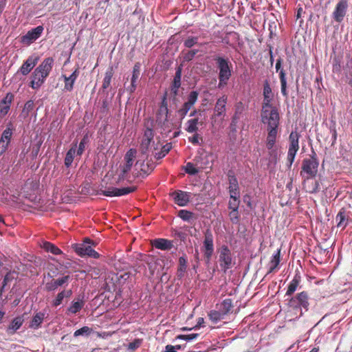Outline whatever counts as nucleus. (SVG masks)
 <instances>
[{
	"mask_svg": "<svg viewBox=\"0 0 352 352\" xmlns=\"http://www.w3.org/2000/svg\"><path fill=\"white\" fill-rule=\"evenodd\" d=\"M76 300L72 302V305L67 309V311L73 314L79 312L85 305L83 296L79 295Z\"/></svg>",
	"mask_w": 352,
	"mask_h": 352,
	"instance_id": "nucleus-27",
	"label": "nucleus"
},
{
	"mask_svg": "<svg viewBox=\"0 0 352 352\" xmlns=\"http://www.w3.org/2000/svg\"><path fill=\"white\" fill-rule=\"evenodd\" d=\"M192 137L188 138V141L194 145L199 144V135L197 133H193Z\"/></svg>",
	"mask_w": 352,
	"mask_h": 352,
	"instance_id": "nucleus-63",
	"label": "nucleus"
},
{
	"mask_svg": "<svg viewBox=\"0 0 352 352\" xmlns=\"http://www.w3.org/2000/svg\"><path fill=\"white\" fill-rule=\"evenodd\" d=\"M319 167V160L314 149H311L309 157L302 160L300 176L301 177H316Z\"/></svg>",
	"mask_w": 352,
	"mask_h": 352,
	"instance_id": "nucleus-2",
	"label": "nucleus"
},
{
	"mask_svg": "<svg viewBox=\"0 0 352 352\" xmlns=\"http://www.w3.org/2000/svg\"><path fill=\"white\" fill-rule=\"evenodd\" d=\"M194 214L186 210H180L178 212V217L183 221H190L193 218Z\"/></svg>",
	"mask_w": 352,
	"mask_h": 352,
	"instance_id": "nucleus-47",
	"label": "nucleus"
},
{
	"mask_svg": "<svg viewBox=\"0 0 352 352\" xmlns=\"http://www.w3.org/2000/svg\"><path fill=\"white\" fill-rule=\"evenodd\" d=\"M262 123L267 125V129H278L280 122V116L277 108L270 112L261 113Z\"/></svg>",
	"mask_w": 352,
	"mask_h": 352,
	"instance_id": "nucleus-7",
	"label": "nucleus"
},
{
	"mask_svg": "<svg viewBox=\"0 0 352 352\" xmlns=\"http://www.w3.org/2000/svg\"><path fill=\"white\" fill-rule=\"evenodd\" d=\"M288 305L291 308L300 309V316H302V309H304L305 311L309 309V303L307 292H302L296 296L291 298L288 301Z\"/></svg>",
	"mask_w": 352,
	"mask_h": 352,
	"instance_id": "nucleus-4",
	"label": "nucleus"
},
{
	"mask_svg": "<svg viewBox=\"0 0 352 352\" xmlns=\"http://www.w3.org/2000/svg\"><path fill=\"white\" fill-rule=\"evenodd\" d=\"M199 123L198 118L190 119L186 123L185 130L189 133H197Z\"/></svg>",
	"mask_w": 352,
	"mask_h": 352,
	"instance_id": "nucleus-37",
	"label": "nucleus"
},
{
	"mask_svg": "<svg viewBox=\"0 0 352 352\" xmlns=\"http://www.w3.org/2000/svg\"><path fill=\"white\" fill-rule=\"evenodd\" d=\"M154 168V166L153 164H151L150 165L148 164H144V162H142L141 164V171L144 172V173L148 174L150 172H151Z\"/></svg>",
	"mask_w": 352,
	"mask_h": 352,
	"instance_id": "nucleus-60",
	"label": "nucleus"
},
{
	"mask_svg": "<svg viewBox=\"0 0 352 352\" xmlns=\"http://www.w3.org/2000/svg\"><path fill=\"white\" fill-rule=\"evenodd\" d=\"M34 102L32 100H28L25 102L24 107L22 111V113L25 116H28L29 113L33 110L34 109Z\"/></svg>",
	"mask_w": 352,
	"mask_h": 352,
	"instance_id": "nucleus-52",
	"label": "nucleus"
},
{
	"mask_svg": "<svg viewBox=\"0 0 352 352\" xmlns=\"http://www.w3.org/2000/svg\"><path fill=\"white\" fill-rule=\"evenodd\" d=\"M187 263L188 260L186 254L179 258L177 270V276L179 279H182L184 276L188 267Z\"/></svg>",
	"mask_w": 352,
	"mask_h": 352,
	"instance_id": "nucleus-28",
	"label": "nucleus"
},
{
	"mask_svg": "<svg viewBox=\"0 0 352 352\" xmlns=\"http://www.w3.org/2000/svg\"><path fill=\"white\" fill-rule=\"evenodd\" d=\"M44 28L38 25L29 30L25 35L22 36L20 42L27 46L35 42L43 34Z\"/></svg>",
	"mask_w": 352,
	"mask_h": 352,
	"instance_id": "nucleus-10",
	"label": "nucleus"
},
{
	"mask_svg": "<svg viewBox=\"0 0 352 352\" xmlns=\"http://www.w3.org/2000/svg\"><path fill=\"white\" fill-rule=\"evenodd\" d=\"M151 142H152V140H150L148 139H145V138L142 139V143H141V149H142V153H146V151H148V149L150 146Z\"/></svg>",
	"mask_w": 352,
	"mask_h": 352,
	"instance_id": "nucleus-58",
	"label": "nucleus"
},
{
	"mask_svg": "<svg viewBox=\"0 0 352 352\" xmlns=\"http://www.w3.org/2000/svg\"><path fill=\"white\" fill-rule=\"evenodd\" d=\"M280 261V249L277 250L271 258L269 263L267 274L274 272L278 267Z\"/></svg>",
	"mask_w": 352,
	"mask_h": 352,
	"instance_id": "nucleus-32",
	"label": "nucleus"
},
{
	"mask_svg": "<svg viewBox=\"0 0 352 352\" xmlns=\"http://www.w3.org/2000/svg\"><path fill=\"white\" fill-rule=\"evenodd\" d=\"M113 75V67H111L108 68V69L106 71L104 77L102 82V89L103 90L107 89L111 85V78Z\"/></svg>",
	"mask_w": 352,
	"mask_h": 352,
	"instance_id": "nucleus-41",
	"label": "nucleus"
},
{
	"mask_svg": "<svg viewBox=\"0 0 352 352\" xmlns=\"http://www.w3.org/2000/svg\"><path fill=\"white\" fill-rule=\"evenodd\" d=\"M152 245L155 248L161 250H169L173 247L172 241L162 238L153 240Z\"/></svg>",
	"mask_w": 352,
	"mask_h": 352,
	"instance_id": "nucleus-25",
	"label": "nucleus"
},
{
	"mask_svg": "<svg viewBox=\"0 0 352 352\" xmlns=\"http://www.w3.org/2000/svg\"><path fill=\"white\" fill-rule=\"evenodd\" d=\"M198 50H192L190 51H188L186 53L184 54L183 59L184 61L189 62L191 60L193 59L195 56L198 53Z\"/></svg>",
	"mask_w": 352,
	"mask_h": 352,
	"instance_id": "nucleus-54",
	"label": "nucleus"
},
{
	"mask_svg": "<svg viewBox=\"0 0 352 352\" xmlns=\"http://www.w3.org/2000/svg\"><path fill=\"white\" fill-rule=\"evenodd\" d=\"M282 62H283V60L281 58H279L278 59H277L276 63V72L279 73L281 94L285 98H287L288 92L287 90L286 74H285V70L282 68Z\"/></svg>",
	"mask_w": 352,
	"mask_h": 352,
	"instance_id": "nucleus-16",
	"label": "nucleus"
},
{
	"mask_svg": "<svg viewBox=\"0 0 352 352\" xmlns=\"http://www.w3.org/2000/svg\"><path fill=\"white\" fill-rule=\"evenodd\" d=\"M300 281V276L296 275L288 285L287 291L286 292V296H292L297 289Z\"/></svg>",
	"mask_w": 352,
	"mask_h": 352,
	"instance_id": "nucleus-38",
	"label": "nucleus"
},
{
	"mask_svg": "<svg viewBox=\"0 0 352 352\" xmlns=\"http://www.w3.org/2000/svg\"><path fill=\"white\" fill-rule=\"evenodd\" d=\"M272 100H273L271 99H263L261 113L270 112V111H272L273 109L277 108L276 107L272 105Z\"/></svg>",
	"mask_w": 352,
	"mask_h": 352,
	"instance_id": "nucleus-45",
	"label": "nucleus"
},
{
	"mask_svg": "<svg viewBox=\"0 0 352 352\" xmlns=\"http://www.w3.org/2000/svg\"><path fill=\"white\" fill-rule=\"evenodd\" d=\"M348 0H340L336 4L334 11L332 13V17L335 21L341 23L348 9Z\"/></svg>",
	"mask_w": 352,
	"mask_h": 352,
	"instance_id": "nucleus-13",
	"label": "nucleus"
},
{
	"mask_svg": "<svg viewBox=\"0 0 352 352\" xmlns=\"http://www.w3.org/2000/svg\"><path fill=\"white\" fill-rule=\"evenodd\" d=\"M199 336L198 333H191L189 335H179L176 337L177 340H183L186 341H191L196 339Z\"/></svg>",
	"mask_w": 352,
	"mask_h": 352,
	"instance_id": "nucleus-56",
	"label": "nucleus"
},
{
	"mask_svg": "<svg viewBox=\"0 0 352 352\" xmlns=\"http://www.w3.org/2000/svg\"><path fill=\"white\" fill-rule=\"evenodd\" d=\"M228 97L226 95H223L221 97L217 99L214 111L215 116L218 117L224 116L226 111V104Z\"/></svg>",
	"mask_w": 352,
	"mask_h": 352,
	"instance_id": "nucleus-24",
	"label": "nucleus"
},
{
	"mask_svg": "<svg viewBox=\"0 0 352 352\" xmlns=\"http://www.w3.org/2000/svg\"><path fill=\"white\" fill-rule=\"evenodd\" d=\"M219 263L221 270L226 273L233 265V258L229 248L223 245L219 250Z\"/></svg>",
	"mask_w": 352,
	"mask_h": 352,
	"instance_id": "nucleus-6",
	"label": "nucleus"
},
{
	"mask_svg": "<svg viewBox=\"0 0 352 352\" xmlns=\"http://www.w3.org/2000/svg\"><path fill=\"white\" fill-rule=\"evenodd\" d=\"M315 177H302L303 189L308 193L316 194L320 190V183Z\"/></svg>",
	"mask_w": 352,
	"mask_h": 352,
	"instance_id": "nucleus-18",
	"label": "nucleus"
},
{
	"mask_svg": "<svg viewBox=\"0 0 352 352\" xmlns=\"http://www.w3.org/2000/svg\"><path fill=\"white\" fill-rule=\"evenodd\" d=\"M227 175L228 178L229 186L228 189L230 194V197L236 198V196L240 195V189L238 179L232 170H229Z\"/></svg>",
	"mask_w": 352,
	"mask_h": 352,
	"instance_id": "nucleus-15",
	"label": "nucleus"
},
{
	"mask_svg": "<svg viewBox=\"0 0 352 352\" xmlns=\"http://www.w3.org/2000/svg\"><path fill=\"white\" fill-rule=\"evenodd\" d=\"M72 295V289H63L56 295L55 299L52 301V305L54 307H58L62 304L63 300L65 298H69Z\"/></svg>",
	"mask_w": 352,
	"mask_h": 352,
	"instance_id": "nucleus-33",
	"label": "nucleus"
},
{
	"mask_svg": "<svg viewBox=\"0 0 352 352\" xmlns=\"http://www.w3.org/2000/svg\"><path fill=\"white\" fill-rule=\"evenodd\" d=\"M263 99H271L273 100L274 94L272 93V88L270 82L267 80H265L263 84Z\"/></svg>",
	"mask_w": 352,
	"mask_h": 352,
	"instance_id": "nucleus-43",
	"label": "nucleus"
},
{
	"mask_svg": "<svg viewBox=\"0 0 352 352\" xmlns=\"http://www.w3.org/2000/svg\"><path fill=\"white\" fill-rule=\"evenodd\" d=\"M91 243H92V241L87 238L82 243L76 245L75 251L76 254L82 257L87 256L94 258H98L100 254L91 247Z\"/></svg>",
	"mask_w": 352,
	"mask_h": 352,
	"instance_id": "nucleus-9",
	"label": "nucleus"
},
{
	"mask_svg": "<svg viewBox=\"0 0 352 352\" xmlns=\"http://www.w3.org/2000/svg\"><path fill=\"white\" fill-rule=\"evenodd\" d=\"M171 148H172L171 143L166 144L165 145H164L162 147V149L160 152L155 153V157L157 160L162 159L169 153V151H170Z\"/></svg>",
	"mask_w": 352,
	"mask_h": 352,
	"instance_id": "nucleus-44",
	"label": "nucleus"
},
{
	"mask_svg": "<svg viewBox=\"0 0 352 352\" xmlns=\"http://www.w3.org/2000/svg\"><path fill=\"white\" fill-rule=\"evenodd\" d=\"M87 142L88 137L87 135H85L80 140L79 145L78 146V149L76 151L78 155H81L82 154L85 148V145L87 144Z\"/></svg>",
	"mask_w": 352,
	"mask_h": 352,
	"instance_id": "nucleus-51",
	"label": "nucleus"
},
{
	"mask_svg": "<svg viewBox=\"0 0 352 352\" xmlns=\"http://www.w3.org/2000/svg\"><path fill=\"white\" fill-rule=\"evenodd\" d=\"M92 332V329L89 328L87 326H84L82 328L76 330L74 333V337H78V336H89Z\"/></svg>",
	"mask_w": 352,
	"mask_h": 352,
	"instance_id": "nucleus-46",
	"label": "nucleus"
},
{
	"mask_svg": "<svg viewBox=\"0 0 352 352\" xmlns=\"http://www.w3.org/2000/svg\"><path fill=\"white\" fill-rule=\"evenodd\" d=\"M170 197L174 200V202L179 206H185L189 201L191 197V193L177 190L170 194Z\"/></svg>",
	"mask_w": 352,
	"mask_h": 352,
	"instance_id": "nucleus-17",
	"label": "nucleus"
},
{
	"mask_svg": "<svg viewBox=\"0 0 352 352\" xmlns=\"http://www.w3.org/2000/svg\"><path fill=\"white\" fill-rule=\"evenodd\" d=\"M229 217H230V221L233 223V224H237L239 223V219H240V215L239 214V211L238 210H231L230 212H229Z\"/></svg>",
	"mask_w": 352,
	"mask_h": 352,
	"instance_id": "nucleus-53",
	"label": "nucleus"
},
{
	"mask_svg": "<svg viewBox=\"0 0 352 352\" xmlns=\"http://www.w3.org/2000/svg\"><path fill=\"white\" fill-rule=\"evenodd\" d=\"M240 195H238L234 197H230V200L228 202V208L231 210H239V206L240 204Z\"/></svg>",
	"mask_w": 352,
	"mask_h": 352,
	"instance_id": "nucleus-48",
	"label": "nucleus"
},
{
	"mask_svg": "<svg viewBox=\"0 0 352 352\" xmlns=\"http://www.w3.org/2000/svg\"><path fill=\"white\" fill-rule=\"evenodd\" d=\"M203 248L204 261L206 264H208L214 253L213 235L210 229H207L204 233Z\"/></svg>",
	"mask_w": 352,
	"mask_h": 352,
	"instance_id": "nucleus-8",
	"label": "nucleus"
},
{
	"mask_svg": "<svg viewBox=\"0 0 352 352\" xmlns=\"http://www.w3.org/2000/svg\"><path fill=\"white\" fill-rule=\"evenodd\" d=\"M154 137V132L151 128H146L144 133L143 138L153 140Z\"/></svg>",
	"mask_w": 352,
	"mask_h": 352,
	"instance_id": "nucleus-61",
	"label": "nucleus"
},
{
	"mask_svg": "<svg viewBox=\"0 0 352 352\" xmlns=\"http://www.w3.org/2000/svg\"><path fill=\"white\" fill-rule=\"evenodd\" d=\"M135 186L124 187L118 188L116 187L109 188L107 190H102L101 194L107 197H119L129 194L135 191Z\"/></svg>",
	"mask_w": 352,
	"mask_h": 352,
	"instance_id": "nucleus-14",
	"label": "nucleus"
},
{
	"mask_svg": "<svg viewBox=\"0 0 352 352\" xmlns=\"http://www.w3.org/2000/svg\"><path fill=\"white\" fill-rule=\"evenodd\" d=\"M14 99V95L12 93H8L1 102V104L10 107Z\"/></svg>",
	"mask_w": 352,
	"mask_h": 352,
	"instance_id": "nucleus-57",
	"label": "nucleus"
},
{
	"mask_svg": "<svg viewBox=\"0 0 352 352\" xmlns=\"http://www.w3.org/2000/svg\"><path fill=\"white\" fill-rule=\"evenodd\" d=\"M136 155L137 150L135 148H131L126 151L124 157V164L120 166L122 176L125 175L131 170Z\"/></svg>",
	"mask_w": 352,
	"mask_h": 352,
	"instance_id": "nucleus-12",
	"label": "nucleus"
},
{
	"mask_svg": "<svg viewBox=\"0 0 352 352\" xmlns=\"http://www.w3.org/2000/svg\"><path fill=\"white\" fill-rule=\"evenodd\" d=\"M267 135L266 138V147L268 150H272L275 146L277 135L278 129H267Z\"/></svg>",
	"mask_w": 352,
	"mask_h": 352,
	"instance_id": "nucleus-29",
	"label": "nucleus"
},
{
	"mask_svg": "<svg viewBox=\"0 0 352 352\" xmlns=\"http://www.w3.org/2000/svg\"><path fill=\"white\" fill-rule=\"evenodd\" d=\"M24 322L22 316L15 317L7 327V333L9 334H14L18 329L21 328Z\"/></svg>",
	"mask_w": 352,
	"mask_h": 352,
	"instance_id": "nucleus-30",
	"label": "nucleus"
},
{
	"mask_svg": "<svg viewBox=\"0 0 352 352\" xmlns=\"http://www.w3.org/2000/svg\"><path fill=\"white\" fill-rule=\"evenodd\" d=\"M246 109V105L242 102H236L234 105V113L232 119V122L236 124Z\"/></svg>",
	"mask_w": 352,
	"mask_h": 352,
	"instance_id": "nucleus-31",
	"label": "nucleus"
},
{
	"mask_svg": "<svg viewBox=\"0 0 352 352\" xmlns=\"http://www.w3.org/2000/svg\"><path fill=\"white\" fill-rule=\"evenodd\" d=\"M12 135V131L10 128H6L2 133L0 138L1 151L0 155H3L8 149V145Z\"/></svg>",
	"mask_w": 352,
	"mask_h": 352,
	"instance_id": "nucleus-22",
	"label": "nucleus"
},
{
	"mask_svg": "<svg viewBox=\"0 0 352 352\" xmlns=\"http://www.w3.org/2000/svg\"><path fill=\"white\" fill-rule=\"evenodd\" d=\"M336 220L337 221V227L341 228L342 230H344L351 220L350 212L342 208L337 214Z\"/></svg>",
	"mask_w": 352,
	"mask_h": 352,
	"instance_id": "nucleus-20",
	"label": "nucleus"
},
{
	"mask_svg": "<svg viewBox=\"0 0 352 352\" xmlns=\"http://www.w3.org/2000/svg\"><path fill=\"white\" fill-rule=\"evenodd\" d=\"M38 57L36 56H30L28 59L23 63L21 67L19 68L18 72H20L23 76L28 75L32 69L36 66L38 61Z\"/></svg>",
	"mask_w": 352,
	"mask_h": 352,
	"instance_id": "nucleus-21",
	"label": "nucleus"
},
{
	"mask_svg": "<svg viewBox=\"0 0 352 352\" xmlns=\"http://www.w3.org/2000/svg\"><path fill=\"white\" fill-rule=\"evenodd\" d=\"M168 107H159L156 115V121L159 123L164 124L168 120Z\"/></svg>",
	"mask_w": 352,
	"mask_h": 352,
	"instance_id": "nucleus-39",
	"label": "nucleus"
},
{
	"mask_svg": "<svg viewBox=\"0 0 352 352\" xmlns=\"http://www.w3.org/2000/svg\"><path fill=\"white\" fill-rule=\"evenodd\" d=\"M199 38L197 36H188L184 41V45L187 48H191L198 43Z\"/></svg>",
	"mask_w": 352,
	"mask_h": 352,
	"instance_id": "nucleus-49",
	"label": "nucleus"
},
{
	"mask_svg": "<svg viewBox=\"0 0 352 352\" xmlns=\"http://www.w3.org/2000/svg\"><path fill=\"white\" fill-rule=\"evenodd\" d=\"M214 60L219 69L218 88L221 89L228 84L232 76V64L228 58L221 56L215 57Z\"/></svg>",
	"mask_w": 352,
	"mask_h": 352,
	"instance_id": "nucleus-3",
	"label": "nucleus"
},
{
	"mask_svg": "<svg viewBox=\"0 0 352 352\" xmlns=\"http://www.w3.org/2000/svg\"><path fill=\"white\" fill-rule=\"evenodd\" d=\"M181 78H182V69L181 67H178L175 72V74L173 78V81L172 82L170 87L171 93L174 96H176L178 94L179 88L181 86Z\"/></svg>",
	"mask_w": 352,
	"mask_h": 352,
	"instance_id": "nucleus-26",
	"label": "nucleus"
},
{
	"mask_svg": "<svg viewBox=\"0 0 352 352\" xmlns=\"http://www.w3.org/2000/svg\"><path fill=\"white\" fill-rule=\"evenodd\" d=\"M70 280L69 275L61 276L57 279H53L45 285V289L47 292L56 290L58 287L67 285Z\"/></svg>",
	"mask_w": 352,
	"mask_h": 352,
	"instance_id": "nucleus-19",
	"label": "nucleus"
},
{
	"mask_svg": "<svg viewBox=\"0 0 352 352\" xmlns=\"http://www.w3.org/2000/svg\"><path fill=\"white\" fill-rule=\"evenodd\" d=\"M77 148V142H73L72 144V147L69 148V150L67 152L65 157V165L66 167H69L74 160V155L76 151Z\"/></svg>",
	"mask_w": 352,
	"mask_h": 352,
	"instance_id": "nucleus-35",
	"label": "nucleus"
},
{
	"mask_svg": "<svg viewBox=\"0 0 352 352\" xmlns=\"http://www.w3.org/2000/svg\"><path fill=\"white\" fill-rule=\"evenodd\" d=\"M199 94L197 91H192L187 97V100L183 104L182 107L177 111L181 119H184L188 112L195 105L198 99Z\"/></svg>",
	"mask_w": 352,
	"mask_h": 352,
	"instance_id": "nucleus-11",
	"label": "nucleus"
},
{
	"mask_svg": "<svg viewBox=\"0 0 352 352\" xmlns=\"http://www.w3.org/2000/svg\"><path fill=\"white\" fill-rule=\"evenodd\" d=\"M217 307L224 316H226L233 307L232 300L230 298L224 299L219 305H217Z\"/></svg>",
	"mask_w": 352,
	"mask_h": 352,
	"instance_id": "nucleus-36",
	"label": "nucleus"
},
{
	"mask_svg": "<svg viewBox=\"0 0 352 352\" xmlns=\"http://www.w3.org/2000/svg\"><path fill=\"white\" fill-rule=\"evenodd\" d=\"M45 317V314L43 312H38L34 315L30 324V327L34 329H38Z\"/></svg>",
	"mask_w": 352,
	"mask_h": 352,
	"instance_id": "nucleus-34",
	"label": "nucleus"
},
{
	"mask_svg": "<svg viewBox=\"0 0 352 352\" xmlns=\"http://www.w3.org/2000/svg\"><path fill=\"white\" fill-rule=\"evenodd\" d=\"M226 316H224L221 311L211 310L208 313V317L213 323H217L220 320H223Z\"/></svg>",
	"mask_w": 352,
	"mask_h": 352,
	"instance_id": "nucleus-42",
	"label": "nucleus"
},
{
	"mask_svg": "<svg viewBox=\"0 0 352 352\" xmlns=\"http://www.w3.org/2000/svg\"><path fill=\"white\" fill-rule=\"evenodd\" d=\"M142 340L140 339H135L133 342H131L129 343L128 346H127V349L128 350L131 351H134L135 350H136L138 348H139L140 346V345L142 344Z\"/></svg>",
	"mask_w": 352,
	"mask_h": 352,
	"instance_id": "nucleus-55",
	"label": "nucleus"
},
{
	"mask_svg": "<svg viewBox=\"0 0 352 352\" xmlns=\"http://www.w3.org/2000/svg\"><path fill=\"white\" fill-rule=\"evenodd\" d=\"M147 265H148V270H149L152 276L154 275L155 270H156V267L157 265H159L158 261L156 260L154 261L147 262Z\"/></svg>",
	"mask_w": 352,
	"mask_h": 352,
	"instance_id": "nucleus-59",
	"label": "nucleus"
},
{
	"mask_svg": "<svg viewBox=\"0 0 352 352\" xmlns=\"http://www.w3.org/2000/svg\"><path fill=\"white\" fill-rule=\"evenodd\" d=\"M42 248L47 252H49L54 255H60L62 254V251L54 244L45 241L42 245Z\"/></svg>",
	"mask_w": 352,
	"mask_h": 352,
	"instance_id": "nucleus-40",
	"label": "nucleus"
},
{
	"mask_svg": "<svg viewBox=\"0 0 352 352\" xmlns=\"http://www.w3.org/2000/svg\"><path fill=\"white\" fill-rule=\"evenodd\" d=\"M341 71L340 60L339 58H334L333 63V72L339 73Z\"/></svg>",
	"mask_w": 352,
	"mask_h": 352,
	"instance_id": "nucleus-62",
	"label": "nucleus"
},
{
	"mask_svg": "<svg viewBox=\"0 0 352 352\" xmlns=\"http://www.w3.org/2000/svg\"><path fill=\"white\" fill-rule=\"evenodd\" d=\"M54 63L53 58H46L34 69L31 75V80L29 85L32 89L37 90L42 86L52 71Z\"/></svg>",
	"mask_w": 352,
	"mask_h": 352,
	"instance_id": "nucleus-1",
	"label": "nucleus"
},
{
	"mask_svg": "<svg viewBox=\"0 0 352 352\" xmlns=\"http://www.w3.org/2000/svg\"><path fill=\"white\" fill-rule=\"evenodd\" d=\"M137 88V81H131V85L126 87L127 91H129L130 94H133Z\"/></svg>",
	"mask_w": 352,
	"mask_h": 352,
	"instance_id": "nucleus-64",
	"label": "nucleus"
},
{
	"mask_svg": "<svg viewBox=\"0 0 352 352\" xmlns=\"http://www.w3.org/2000/svg\"><path fill=\"white\" fill-rule=\"evenodd\" d=\"M79 73V69L78 67H77L69 76H67L64 74L62 75V77L63 78L65 82L64 89L65 91H71L73 90L74 82L78 77Z\"/></svg>",
	"mask_w": 352,
	"mask_h": 352,
	"instance_id": "nucleus-23",
	"label": "nucleus"
},
{
	"mask_svg": "<svg viewBox=\"0 0 352 352\" xmlns=\"http://www.w3.org/2000/svg\"><path fill=\"white\" fill-rule=\"evenodd\" d=\"M185 172L190 175H197L199 173V169L197 168L191 162H188L184 167Z\"/></svg>",
	"mask_w": 352,
	"mask_h": 352,
	"instance_id": "nucleus-50",
	"label": "nucleus"
},
{
	"mask_svg": "<svg viewBox=\"0 0 352 352\" xmlns=\"http://www.w3.org/2000/svg\"><path fill=\"white\" fill-rule=\"evenodd\" d=\"M299 138L300 135L296 131H292L289 136V145L287 152V160L289 163V167L294 162L296 155L299 149Z\"/></svg>",
	"mask_w": 352,
	"mask_h": 352,
	"instance_id": "nucleus-5",
	"label": "nucleus"
}]
</instances>
